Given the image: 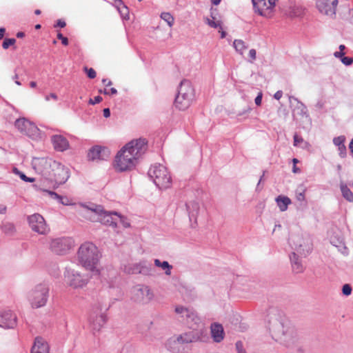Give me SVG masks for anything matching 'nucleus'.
<instances>
[{
	"mask_svg": "<svg viewBox=\"0 0 353 353\" xmlns=\"http://www.w3.org/2000/svg\"><path fill=\"white\" fill-rule=\"evenodd\" d=\"M268 316V329L272 339L286 347L292 345L296 342V333L292 328L285 325V320L280 313L272 309Z\"/></svg>",
	"mask_w": 353,
	"mask_h": 353,
	"instance_id": "nucleus-1",
	"label": "nucleus"
},
{
	"mask_svg": "<svg viewBox=\"0 0 353 353\" xmlns=\"http://www.w3.org/2000/svg\"><path fill=\"white\" fill-rule=\"evenodd\" d=\"M100 257L98 248L92 243H84L79 248L78 259L80 263L94 275L99 274L100 272L97 268Z\"/></svg>",
	"mask_w": 353,
	"mask_h": 353,
	"instance_id": "nucleus-2",
	"label": "nucleus"
},
{
	"mask_svg": "<svg viewBox=\"0 0 353 353\" xmlns=\"http://www.w3.org/2000/svg\"><path fill=\"white\" fill-rule=\"evenodd\" d=\"M194 98V90L189 80L181 81L174 99V105L179 110H185L191 105Z\"/></svg>",
	"mask_w": 353,
	"mask_h": 353,
	"instance_id": "nucleus-3",
	"label": "nucleus"
},
{
	"mask_svg": "<svg viewBox=\"0 0 353 353\" xmlns=\"http://www.w3.org/2000/svg\"><path fill=\"white\" fill-rule=\"evenodd\" d=\"M175 312L181 314L185 325L192 330L191 331L198 332L199 330H203L208 335L207 328L205 327L201 318L194 310L183 306H176L175 307Z\"/></svg>",
	"mask_w": 353,
	"mask_h": 353,
	"instance_id": "nucleus-4",
	"label": "nucleus"
},
{
	"mask_svg": "<svg viewBox=\"0 0 353 353\" xmlns=\"http://www.w3.org/2000/svg\"><path fill=\"white\" fill-rule=\"evenodd\" d=\"M148 174L159 189H167L170 187L171 176L164 165L161 164L152 165L149 169Z\"/></svg>",
	"mask_w": 353,
	"mask_h": 353,
	"instance_id": "nucleus-5",
	"label": "nucleus"
},
{
	"mask_svg": "<svg viewBox=\"0 0 353 353\" xmlns=\"http://www.w3.org/2000/svg\"><path fill=\"white\" fill-rule=\"evenodd\" d=\"M50 288L46 283H39L32 289L28 296V299L32 308H39L46 305L49 298Z\"/></svg>",
	"mask_w": 353,
	"mask_h": 353,
	"instance_id": "nucleus-6",
	"label": "nucleus"
},
{
	"mask_svg": "<svg viewBox=\"0 0 353 353\" xmlns=\"http://www.w3.org/2000/svg\"><path fill=\"white\" fill-rule=\"evenodd\" d=\"M92 214L90 219L93 222H100L102 224L112 226V228L117 227V222L116 216H114V212L105 211L101 205H96L93 208H90Z\"/></svg>",
	"mask_w": 353,
	"mask_h": 353,
	"instance_id": "nucleus-7",
	"label": "nucleus"
},
{
	"mask_svg": "<svg viewBox=\"0 0 353 353\" xmlns=\"http://www.w3.org/2000/svg\"><path fill=\"white\" fill-rule=\"evenodd\" d=\"M137 160L134 155L129 150L125 149V146H123L115 157L117 168L121 172L130 170L135 166Z\"/></svg>",
	"mask_w": 353,
	"mask_h": 353,
	"instance_id": "nucleus-8",
	"label": "nucleus"
},
{
	"mask_svg": "<svg viewBox=\"0 0 353 353\" xmlns=\"http://www.w3.org/2000/svg\"><path fill=\"white\" fill-rule=\"evenodd\" d=\"M174 336L182 347L188 343L206 342L209 339L208 335L203 330L185 332Z\"/></svg>",
	"mask_w": 353,
	"mask_h": 353,
	"instance_id": "nucleus-9",
	"label": "nucleus"
},
{
	"mask_svg": "<svg viewBox=\"0 0 353 353\" xmlns=\"http://www.w3.org/2000/svg\"><path fill=\"white\" fill-rule=\"evenodd\" d=\"M56 162L51 158H34L32 164L34 170L48 180Z\"/></svg>",
	"mask_w": 353,
	"mask_h": 353,
	"instance_id": "nucleus-10",
	"label": "nucleus"
},
{
	"mask_svg": "<svg viewBox=\"0 0 353 353\" xmlns=\"http://www.w3.org/2000/svg\"><path fill=\"white\" fill-rule=\"evenodd\" d=\"M290 243L294 247L296 253L305 257L312 250V243L309 238L303 239L299 236H292L289 239Z\"/></svg>",
	"mask_w": 353,
	"mask_h": 353,
	"instance_id": "nucleus-11",
	"label": "nucleus"
},
{
	"mask_svg": "<svg viewBox=\"0 0 353 353\" xmlns=\"http://www.w3.org/2000/svg\"><path fill=\"white\" fill-rule=\"evenodd\" d=\"M53 168L47 181L57 185L65 183L70 177L69 169L58 161L54 164Z\"/></svg>",
	"mask_w": 353,
	"mask_h": 353,
	"instance_id": "nucleus-12",
	"label": "nucleus"
},
{
	"mask_svg": "<svg viewBox=\"0 0 353 353\" xmlns=\"http://www.w3.org/2000/svg\"><path fill=\"white\" fill-rule=\"evenodd\" d=\"M74 241L70 237H60L52 239L50 242V249L56 254L64 255L72 248Z\"/></svg>",
	"mask_w": 353,
	"mask_h": 353,
	"instance_id": "nucleus-13",
	"label": "nucleus"
},
{
	"mask_svg": "<svg viewBox=\"0 0 353 353\" xmlns=\"http://www.w3.org/2000/svg\"><path fill=\"white\" fill-rule=\"evenodd\" d=\"M154 297L153 292L150 288L144 285H137L132 290V299L134 301L139 303H148Z\"/></svg>",
	"mask_w": 353,
	"mask_h": 353,
	"instance_id": "nucleus-14",
	"label": "nucleus"
},
{
	"mask_svg": "<svg viewBox=\"0 0 353 353\" xmlns=\"http://www.w3.org/2000/svg\"><path fill=\"white\" fill-rule=\"evenodd\" d=\"M65 276L68 283L74 288H83L88 282L89 277L87 275L81 274L78 271L71 269H66Z\"/></svg>",
	"mask_w": 353,
	"mask_h": 353,
	"instance_id": "nucleus-15",
	"label": "nucleus"
},
{
	"mask_svg": "<svg viewBox=\"0 0 353 353\" xmlns=\"http://www.w3.org/2000/svg\"><path fill=\"white\" fill-rule=\"evenodd\" d=\"M14 126L18 130L30 137H34L39 134V129L37 126L25 118H20L15 121Z\"/></svg>",
	"mask_w": 353,
	"mask_h": 353,
	"instance_id": "nucleus-16",
	"label": "nucleus"
},
{
	"mask_svg": "<svg viewBox=\"0 0 353 353\" xmlns=\"http://www.w3.org/2000/svg\"><path fill=\"white\" fill-rule=\"evenodd\" d=\"M28 221L31 229L39 234H46L49 231L44 218L40 214L34 213L28 216Z\"/></svg>",
	"mask_w": 353,
	"mask_h": 353,
	"instance_id": "nucleus-17",
	"label": "nucleus"
},
{
	"mask_svg": "<svg viewBox=\"0 0 353 353\" xmlns=\"http://www.w3.org/2000/svg\"><path fill=\"white\" fill-rule=\"evenodd\" d=\"M125 149L129 150L138 159L147 150V141L145 139L131 141L125 145Z\"/></svg>",
	"mask_w": 353,
	"mask_h": 353,
	"instance_id": "nucleus-18",
	"label": "nucleus"
},
{
	"mask_svg": "<svg viewBox=\"0 0 353 353\" xmlns=\"http://www.w3.org/2000/svg\"><path fill=\"white\" fill-rule=\"evenodd\" d=\"M252 2L255 12L267 18L272 17L275 6L270 5L266 0H252Z\"/></svg>",
	"mask_w": 353,
	"mask_h": 353,
	"instance_id": "nucleus-19",
	"label": "nucleus"
},
{
	"mask_svg": "<svg viewBox=\"0 0 353 353\" xmlns=\"http://www.w3.org/2000/svg\"><path fill=\"white\" fill-rule=\"evenodd\" d=\"M110 154L109 149L106 147L94 145L92 147L88 153L89 160H107Z\"/></svg>",
	"mask_w": 353,
	"mask_h": 353,
	"instance_id": "nucleus-20",
	"label": "nucleus"
},
{
	"mask_svg": "<svg viewBox=\"0 0 353 353\" xmlns=\"http://www.w3.org/2000/svg\"><path fill=\"white\" fill-rule=\"evenodd\" d=\"M17 325V316L11 311L0 312V327L12 329Z\"/></svg>",
	"mask_w": 353,
	"mask_h": 353,
	"instance_id": "nucleus-21",
	"label": "nucleus"
},
{
	"mask_svg": "<svg viewBox=\"0 0 353 353\" xmlns=\"http://www.w3.org/2000/svg\"><path fill=\"white\" fill-rule=\"evenodd\" d=\"M107 317L104 314H97L93 312L89 316V322L93 331L99 332L102 327L105 324Z\"/></svg>",
	"mask_w": 353,
	"mask_h": 353,
	"instance_id": "nucleus-22",
	"label": "nucleus"
},
{
	"mask_svg": "<svg viewBox=\"0 0 353 353\" xmlns=\"http://www.w3.org/2000/svg\"><path fill=\"white\" fill-rule=\"evenodd\" d=\"M51 141L54 149L57 151L63 152L69 148L68 141L62 135H53L51 138Z\"/></svg>",
	"mask_w": 353,
	"mask_h": 353,
	"instance_id": "nucleus-23",
	"label": "nucleus"
},
{
	"mask_svg": "<svg viewBox=\"0 0 353 353\" xmlns=\"http://www.w3.org/2000/svg\"><path fill=\"white\" fill-rule=\"evenodd\" d=\"M30 353H49L48 344L42 338L37 337Z\"/></svg>",
	"mask_w": 353,
	"mask_h": 353,
	"instance_id": "nucleus-24",
	"label": "nucleus"
},
{
	"mask_svg": "<svg viewBox=\"0 0 353 353\" xmlns=\"http://www.w3.org/2000/svg\"><path fill=\"white\" fill-rule=\"evenodd\" d=\"M211 335L214 342L220 343L224 338V330L221 324L214 323L211 325Z\"/></svg>",
	"mask_w": 353,
	"mask_h": 353,
	"instance_id": "nucleus-25",
	"label": "nucleus"
},
{
	"mask_svg": "<svg viewBox=\"0 0 353 353\" xmlns=\"http://www.w3.org/2000/svg\"><path fill=\"white\" fill-rule=\"evenodd\" d=\"M165 347L172 353H183L185 352V347H182L174 336L168 339L165 343Z\"/></svg>",
	"mask_w": 353,
	"mask_h": 353,
	"instance_id": "nucleus-26",
	"label": "nucleus"
},
{
	"mask_svg": "<svg viewBox=\"0 0 353 353\" xmlns=\"http://www.w3.org/2000/svg\"><path fill=\"white\" fill-rule=\"evenodd\" d=\"M187 210L188 211L190 221L194 220L196 222V218L199 212V204L196 201H190L185 204Z\"/></svg>",
	"mask_w": 353,
	"mask_h": 353,
	"instance_id": "nucleus-27",
	"label": "nucleus"
},
{
	"mask_svg": "<svg viewBox=\"0 0 353 353\" xmlns=\"http://www.w3.org/2000/svg\"><path fill=\"white\" fill-rule=\"evenodd\" d=\"M299 254L298 253L293 252L290 256L292 270L296 274L302 272L304 270L302 263L299 259Z\"/></svg>",
	"mask_w": 353,
	"mask_h": 353,
	"instance_id": "nucleus-28",
	"label": "nucleus"
},
{
	"mask_svg": "<svg viewBox=\"0 0 353 353\" xmlns=\"http://www.w3.org/2000/svg\"><path fill=\"white\" fill-rule=\"evenodd\" d=\"M316 6L321 13L328 16H335L334 8H331L327 1H319L316 3Z\"/></svg>",
	"mask_w": 353,
	"mask_h": 353,
	"instance_id": "nucleus-29",
	"label": "nucleus"
},
{
	"mask_svg": "<svg viewBox=\"0 0 353 353\" xmlns=\"http://www.w3.org/2000/svg\"><path fill=\"white\" fill-rule=\"evenodd\" d=\"M278 207L281 212H284L288 209V205L291 203V200L286 196L279 195L275 199Z\"/></svg>",
	"mask_w": 353,
	"mask_h": 353,
	"instance_id": "nucleus-30",
	"label": "nucleus"
},
{
	"mask_svg": "<svg viewBox=\"0 0 353 353\" xmlns=\"http://www.w3.org/2000/svg\"><path fill=\"white\" fill-rule=\"evenodd\" d=\"M340 189L343 198L347 201L353 203V192L350 190L347 185L341 181L340 183Z\"/></svg>",
	"mask_w": 353,
	"mask_h": 353,
	"instance_id": "nucleus-31",
	"label": "nucleus"
},
{
	"mask_svg": "<svg viewBox=\"0 0 353 353\" xmlns=\"http://www.w3.org/2000/svg\"><path fill=\"white\" fill-rule=\"evenodd\" d=\"M139 272L143 275H151L153 272V267L151 263L147 261L139 262Z\"/></svg>",
	"mask_w": 353,
	"mask_h": 353,
	"instance_id": "nucleus-32",
	"label": "nucleus"
},
{
	"mask_svg": "<svg viewBox=\"0 0 353 353\" xmlns=\"http://www.w3.org/2000/svg\"><path fill=\"white\" fill-rule=\"evenodd\" d=\"M154 265L157 267L161 268L163 270H165V274L166 275L171 274V270L172 269V265H171L168 261L161 262L159 259H154Z\"/></svg>",
	"mask_w": 353,
	"mask_h": 353,
	"instance_id": "nucleus-33",
	"label": "nucleus"
},
{
	"mask_svg": "<svg viewBox=\"0 0 353 353\" xmlns=\"http://www.w3.org/2000/svg\"><path fill=\"white\" fill-rule=\"evenodd\" d=\"M3 232L8 236H12L16 232V228L12 223L6 222L1 225Z\"/></svg>",
	"mask_w": 353,
	"mask_h": 353,
	"instance_id": "nucleus-34",
	"label": "nucleus"
},
{
	"mask_svg": "<svg viewBox=\"0 0 353 353\" xmlns=\"http://www.w3.org/2000/svg\"><path fill=\"white\" fill-rule=\"evenodd\" d=\"M233 46L235 50L241 54H242L243 51L248 48V46H245V42L241 39H235L233 42Z\"/></svg>",
	"mask_w": 353,
	"mask_h": 353,
	"instance_id": "nucleus-35",
	"label": "nucleus"
},
{
	"mask_svg": "<svg viewBox=\"0 0 353 353\" xmlns=\"http://www.w3.org/2000/svg\"><path fill=\"white\" fill-rule=\"evenodd\" d=\"M297 101V106L296 109L298 110V114L302 116L308 117L307 109V107L301 102L297 100V99H294Z\"/></svg>",
	"mask_w": 353,
	"mask_h": 353,
	"instance_id": "nucleus-36",
	"label": "nucleus"
},
{
	"mask_svg": "<svg viewBox=\"0 0 353 353\" xmlns=\"http://www.w3.org/2000/svg\"><path fill=\"white\" fill-rule=\"evenodd\" d=\"M114 216H116L117 222L121 223L124 228H127L130 227V223L127 221V219L125 216L118 214L117 212H114Z\"/></svg>",
	"mask_w": 353,
	"mask_h": 353,
	"instance_id": "nucleus-37",
	"label": "nucleus"
},
{
	"mask_svg": "<svg viewBox=\"0 0 353 353\" xmlns=\"http://www.w3.org/2000/svg\"><path fill=\"white\" fill-rule=\"evenodd\" d=\"M161 17L162 19H163L165 21L167 22L168 25L171 27L174 23V17L169 12H163L161 14Z\"/></svg>",
	"mask_w": 353,
	"mask_h": 353,
	"instance_id": "nucleus-38",
	"label": "nucleus"
},
{
	"mask_svg": "<svg viewBox=\"0 0 353 353\" xmlns=\"http://www.w3.org/2000/svg\"><path fill=\"white\" fill-rule=\"evenodd\" d=\"M139 263H134L125 268V272L128 274H140L139 272Z\"/></svg>",
	"mask_w": 353,
	"mask_h": 353,
	"instance_id": "nucleus-39",
	"label": "nucleus"
},
{
	"mask_svg": "<svg viewBox=\"0 0 353 353\" xmlns=\"http://www.w3.org/2000/svg\"><path fill=\"white\" fill-rule=\"evenodd\" d=\"M14 172L19 176L21 180L26 182H34L35 181L34 178L28 177L23 172L19 171L17 168L14 169Z\"/></svg>",
	"mask_w": 353,
	"mask_h": 353,
	"instance_id": "nucleus-40",
	"label": "nucleus"
},
{
	"mask_svg": "<svg viewBox=\"0 0 353 353\" xmlns=\"http://www.w3.org/2000/svg\"><path fill=\"white\" fill-rule=\"evenodd\" d=\"M212 20H210L209 19H206L207 24L209 26H210L211 28H220L221 29H222L221 21H214V17L212 15Z\"/></svg>",
	"mask_w": 353,
	"mask_h": 353,
	"instance_id": "nucleus-41",
	"label": "nucleus"
},
{
	"mask_svg": "<svg viewBox=\"0 0 353 353\" xmlns=\"http://www.w3.org/2000/svg\"><path fill=\"white\" fill-rule=\"evenodd\" d=\"M16 43V39L14 38L10 39H5L3 43L2 47L3 49H8L10 46L14 45Z\"/></svg>",
	"mask_w": 353,
	"mask_h": 353,
	"instance_id": "nucleus-42",
	"label": "nucleus"
},
{
	"mask_svg": "<svg viewBox=\"0 0 353 353\" xmlns=\"http://www.w3.org/2000/svg\"><path fill=\"white\" fill-rule=\"evenodd\" d=\"M84 71L86 72L87 74V76L90 78V79H94L97 76V73L95 72V70L90 68H88V67H84L83 68Z\"/></svg>",
	"mask_w": 353,
	"mask_h": 353,
	"instance_id": "nucleus-43",
	"label": "nucleus"
},
{
	"mask_svg": "<svg viewBox=\"0 0 353 353\" xmlns=\"http://www.w3.org/2000/svg\"><path fill=\"white\" fill-rule=\"evenodd\" d=\"M235 346L237 353H247L242 341H236Z\"/></svg>",
	"mask_w": 353,
	"mask_h": 353,
	"instance_id": "nucleus-44",
	"label": "nucleus"
},
{
	"mask_svg": "<svg viewBox=\"0 0 353 353\" xmlns=\"http://www.w3.org/2000/svg\"><path fill=\"white\" fill-rule=\"evenodd\" d=\"M345 137L344 136H339L333 139V143L335 145L339 147L341 144H344Z\"/></svg>",
	"mask_w": 353,
	"mask_h": 353,
	"instance_id": "nucleus-45",
	"label": "nucleus"
},
{
	"mask_svg": "<svg viewBox=\"0 0 353 353\" xmlns=\"http://www.w3.org/2000/svg\"><path fill=\"white\" fill-rule=\"evenodd\" d=\"M352 287H351V285L350 284H345V285H343L342 293L345 296L350 295L351 293H352Z\"/></svg>",
	"mask_w": 353,
	"mask_h": 353,
	"instance_id": "nucleus-46",
	"label": "nucleus"
},
{
	"mask_svg": "<svg viewBox=\"0 0 353 353\" xmlns=\"http://www.w3.org/2000/svg\"><path fill=\"white\" fill-rule=\"evenodd\" d=\"M338 150H339V156L341 157V158H345L347 155V149H346V146L345 145V144H341V145L339 147H338Z\"/></svg>",
	"mask_w": 353,
	"mask_h": 353,
	"instance_id": "nucleus-47",
	"label": "nucleus"
},
{
	"mask_svg": "<svg viewBox=\"0 0 353 353\" xmlns=\"http://www.w3.org/2000/svg\"><path fill=\"white\" fill-rule=\"evenodd\" d=\"M46 192L50 196V197L52 199H55V200H57V201L62 200L61 196L55 192L50 191V190H46Z\"/></svg>",
	"mask_w": 353,
	"mask_h": 353,
	"instance_id": "nucleus-48",
	"label": "nucleus"
},
{
	"mask_svg": "<svg viewBox=\"0 0 353 353\" xmlns=\"http://www.w3.org/2000/svg\"><path fill=\"white\" fill-rule=\"evenodd\" d=\"M341 61L344 65H350L353 63V58L350 57H343Z\"/></svg>",
	"mask_w": 353,
	"mask_h": 353,
	"instance_id": "nucleus-49",
	"label": "nucleus"
},
{
	"mask_svg": "<svg viewBox=\"0 0 353 353\" xmlns=\"http://www.w3.org/2000/svg\"><path fill=\"white\" fill-rule=\"evenodd\" d=\"M303 139L301 137H299L297 134H295L294 135V146H299V143H303Z\"/></svg>",
	"mask_w": 353,
	"mask_h": 353,
	"instance_id": "nucleus-50",
	"label": "nucleus"
},
{
	"mask_svg": "<svg viewBox=\"0 0 353 353\" xmlns=\"http://www.w3.org/2000/svg\"><path fill=\"white\" fill-rule=\"evenodd\" d=\"M57 38L61 41V43L63 46H68V39L67 37H63V35L59 32L57 34Z\"/></svg>",
	"mask_w": 353,
	"mask_h": 353,
	"instance_id": "nucleus-51",
	"label": "nucleus"
},
{
	"mask_svg": "<svg viewBox=\"0 0 353 353\" xmlns=\"http://www.w3.org/2000/svg\"><path fill=\"white\" fill-rule=\"evenodd\" d=\"M103 100L102 97L101 96H97L94 99H90L89 100V104L91 105H95L97 103H100Z\"/></svg>",
	"mask_w": 353,
	"mask_h": 353,
	"instance_id": "nucleus-52",
	"label": "nucleus"
},
{
	"mask_svg": "<svg viewBox=\"0 0 353 353\" xmlns=\"http://www.w3.org/2000/svg\"><path fill=\"white\" fill-rule=\"evenodd\" d=\"M263 94L261 92H259L258 95L254 99V102L256 105H261L262 101Z\"/></svg>",
	"mask_w": 353,
	"mask_h": 353,
	"instance_id": "nucleus-53",
	"label": "nucleus"
},
{
	"mask_svg": "<svg viewBox=\"0 0 353 353\" xmlns=\"http://www.w3.org/2000/svg\"><path fill=\"white\" fill-rule=\"evenodd\" d=\"M265 172V171H263L262 176H261V177L259 179V181L257 183L256 188V191H260L263 188V186H261V183L264 179Z\"/></svg>",
	"mask_w": 353,
	"mask_h": 353,
	"instance_id": "nucleus-54",
	"label": "nucleus"
},
{
	"mask_svg": "<svg viewBox=\"0 0 353 353\" xmlns=\"http://www.w3.org/2000/svg\"><path fill=\"white\" fill-rule=\"evenodd\" d=\"M66 26V23L64 21L61 19H59L57 21V24L54 25V27H60V28H64Z\"/></svg>",
	"mask_w": 353,
	"mask_h": 353,
	"instance_id": "nucleus-55",
	"label": "nucleus"
},
{
	"mask_svg": "<svg viewBox=\"0 0 353 353\" xmlns=\"http://www.w3.org/2000/svg\"><path fill=\"white\" fill-rule=\"evenodd\" d=\"M256 52L254 49H251L249 51V56L252 59V61L256 59Z\"/></svg>",
	"mask_w": 353,
	"mask_h": 353,
	"instance_id": "nucleus-56",
	"label": "nucleus"
},
{
	"mask_svg": "<svg viewBox=\"0 0 353 353\" xmlns=\"http://www.w3.org/2000/svg\"><path fill=\"white\" fill-rule=\"evenodd\" d=\"M61 199L62 200H59L58 202L64 205H69V200L67 197H64V196H61Z\"/></svg>",
	"mask_w": 353,
	"mask_h": 353,
	"instance_id": "nucleus-57",
	"label": "nucleus"
},
{
	"mask_svg": "<svg viewBox=\"0 0 353 353\" xmlns=\"http://www.w3.org/2000/svg\"><path fill=\"white\" fill-rule=\"evenodd\" d=\"M296 199L299 201H303L305 200V194L304 192H300L296 194Z\"/></svg>",
	"mask_w": 353,
	"mask_h": 353,
	"instance_id": "nucleus-58",
	"label": "nucleus"
},
{
	"mask_svg": "<svg viewBox=\"0 0 353 353\" xmlns=\"http://www.w3.org/2000/svg\"><path fill=\"white\" fill-rule=\"evenodd\" d=\"M103 117H105V118L110 117V110L108 108H104L103 110Z\"/></svg>",
	"mask_w": 353,
	"mask_h": 353,
	"instance_id": "nucleus-59",
	"label": "nucleus"
},
{
	"mask_svg": "<svg viewBox=\"0 0 353 353\" xmlns=\"http://www.w3.org/2000/svg\"><path fill=\"white\" fill-rule=\"evenodd\" d=\"M283 96V92L281 90H278L274 95V99L279 100Z\"/></svg>",
	"mask_w": 353,
	"mask_h": 353,
	"instance_id": "nucleus-60",
	"label": "nucleus"
},
{
	"mask_svg": "<svg viewBox=\"0 0 353 353\" xmlns=\"http://www.w3.org/2000/svg\"><path fill=\"white\" fill-rule=\"evenodd\" d=\"M344 54H345V53L342 51L335 52L334 53V55L335 57L340 58L341 59H342V57H345Z\"/></svg>",
	"mask_w": 353,
	"mask_h": 353,
	"instance_id": "nucleus-61",
	"label": "nucleus"
},
{
	"mask_svg": "<svg viewBox=\"0 0 353 353\" xmlns=\"http://www.w3.org/2000/svg\"><path fill=\"white\" fill-rule=\"evenodd\" d=\"M50 98H52L54 100H57V95L54 93H51L50 95H48L46 97V101H49L50 100Z\"/></svg>",
	"mask_w": 353,
	"mask_h": 353,
	"instance_id": "nucleus-62",
	"label": "nucleus"
},
{
	"mask_svg": "<svg viewBox=\"0 0 353 353\" xmlns=\"http://www.w3.org/2000/svg\"><path fill=\"white\" fill-rule=\"evenodd\" d=\"M102 83H103L105 86H110V85L112 84V81H110V80H109V81H108V79H103L102 80Z\"/></svg>",
	"mask_w": 353,
	"mask_h": 353,
	"instance_id": "nucleus-63",
	"label": "nucleus"
},
{
	"mask_svg": "<svg viewBox=\"0 0 353 353\" xmlns=\"http://www.w3.org/2000/svg\"><path fill=\"white\" fill-rule=\"evenodd\" d=\"M349 149H350L351 153L353 154V139L351 140V141L349 144Z\"/></svg>",
	"mask_w": 353,
	"mask_h": 353,
	"instance_id": "nucleus-64",
	"label": "nucleus"
}]
</instances>
